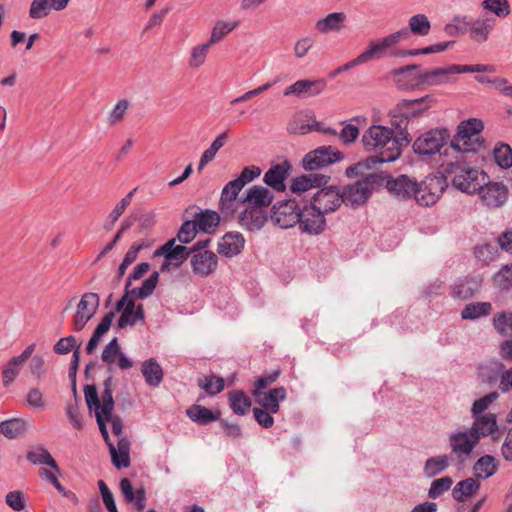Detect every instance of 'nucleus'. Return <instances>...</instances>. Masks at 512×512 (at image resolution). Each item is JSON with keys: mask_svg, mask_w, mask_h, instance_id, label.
Listing matches in <instances>:
<instances>
[{"mask_svg": "<svg viewBox=\"0 0 512 512\" xmlns=\"http://www.w3.org/2000/svg\"><path fill=\"white\" fill-rule=\"evenodd\" d=\"M494 160L503 169L512 167V148L505 143H498L493 149Z\"/></svg>", "mask_w": 512, "mask_h": 512, "instance_id": "nucleus-49", "label": "nucleus"}, {"mask_svg": "<svg viewBox=\"0 0 512 512\" xmlns=\"http://www.w3.org/2000/svg\"><path fill=\"white\" fill-rule=\"evenodd\" d=\"M243 188L235 180L229 181L221 192L219 210L224 219L234 217L241 204L238 195Z\"/></svg>", "mask_w": 512, "mask_h": 512, "instance_id": "nucleus-12", "label": "nucleus"}, {"mask_svg": "<svg viewBox=\"0 0 512 512\" xmlns=\"http://www.w3.org/2000/svg\"><path fill=\"white\" fill-rule=\"evenodd\" d=\"M481 5L483 9L494 13L500 18L507 17L511 12L508 0H484Z\"/></svg>", "mask_w": 512, "mask_h": 512, "instance_id": "nucleus-56", "label": "nucleus"}, {"mask_svg": "<svg viewBox=\"0 0 512 512\" xmlns=\"http://www.w3.org/2000/svg\"><path fill=\"white\" fill-rule=\"evenodd\" d=\"M245 240L240 233H226L218 243V253L225 257L238 255L244 248Z\"/></svg>", "mask_w": 512, "mask_h": 512, "instance_id": "nucleus-30", "label": "nucleus"}, {"mask_svg": "<svg viewBox=\"0 0 512 512\" xmlns=\"http://www.w3.org/2000/svg\"><path fill=\"white\" fill-rule=\"evenodd\" d=\"M212 45L207 41L203 44H198L191 48L190 56L188 59V66L191 69H198L206 62L207 55Z\"/></svg>", "mask_w": 512, "mask_h": 512, "instance_id": "nucleus-47", "label": "nucleus"}, {"mask_svg": "<svg viewBox=\"0 0 512 512\" xmlns=\"http://www.w3.org/2000/svg\"><path fill=\"white\" fill-rule=\"evenodd\" d=\"M452 483L453 482L450 477H443L434 480L428 492L429 497L433 499L439 497L445 491H448L450 489Z\"/></svg>", "mask_w": 512, "mask_h": 512, "instance_id": "nucleus-63", "label": "nucleus"}, {"mask_svg": "<svg viewBox=\"0 0 512 512\" xmlns=\"http://www.w3.org/2000/svg\"><path fill=\"white\" fill-rule=\"evenodd\" d=\"M135 192V189L130 191L125 197L121 199L119 203L116 204V206L113 208L111 213L107 216L103 228L107 231H110L115 223L118 221V219L121 217V215L124 213L126 208L130 205L132 201L133 194Z\"/></svg>", "mask_w": 512, "mask_h": 512, "instance_id": "nucleus-41", "label": "nucleus"}, {"mask_svg": "<svg viewBox=\"0 0 512 512\" xmlns=\"http://www.w3.org/2000/svg\"><path fill=\"white\" fill-rule=\"evenodd\" d=\"M498 465L495 457L485 455L480 457L474 465V473L477 477L488 478L496 473Z\"/></svg>", "mask_w": 512, "mask_h": 512, "instance_id": "nucleus-42", "label": "nucleus"}, {"mask_svg": "<svg viewBox=\"0 0 512 512\" xmlns=\"http://www.w3.org/2000/svg\"><path fill=\"white\" fill-rule=\"evenodd\" d=\"M100 304L98 294L88 292L82 295L78 303L76 313L73 317V326L75 331H81L87 322L95 315Z\"/></svg>", "mask_w": 512, "mask_h": 512, "instance_id": "nucleus-11", "label": "nucleus"}, {"mask_svg": "<svg viewBox=\"0 0 512 512\" xmlns=\"http://www.w3.org/2000/svg\"><path fill=\"white\" fill-rule=\"evenodd\" d=\"M418 68V65L413 64L395 70L394 76L398 86L407 90L415 89L416 87H410L409 85L422 73L421 71H417Z\"/></svg>", "mask_w": 512, "mask_h": 512, "instance_id": "nucleus-35", "label": "nucleus"}, {"mask_svg": "<svg viewBox=\"0 0 512 512\" xmlns=\"http://www.w3.org/2000/svg\"><path fill=\"white\" fill-rule=\"evenodd\" d=\"M405 114L403 111L398 110V103L389 112L391 129L394 131V136L404 147L408 146L412 141V136L408 132V125L411 120Z\"/></svg>", "mask_w": 512, "mask_h": 512, "instance_id": "nucleus-19", "label": "nucleus"}, {"mask_svg": "<svg viewBox=\"0 0 512 512\" xmlns=\"http://www.w3.org/2000/svg\"><path fill=\"white\" fill-rule=\"evenodd\" d=\"M473 423L470 427L471 432L480 441L481 438L488 436L494 437L498 432V419L495 413L472 416Z\"/></svg>", "mask_w": 512, "mask_h": 512, "instance_id": "nucleus-20", "label": "nucleus"}, {"mask_svg": "<svg viewBox=\"0 0 512 512\" xmlns=\"http://www.w3.org/2000/svg\"><path fill=\"white\" fill-rule=\"evenodd\" d=\"M460 160L448 163L445 172L451 177L454 187L462 192L475 193L484 183L486 174L467 163H461Z\"/></svg>", "mask_w": 512, "mask_h": 512, "instance_id": "nucleus-4", "label": "nucleus"}, {"mask_svg": "<svg viewBox=\"0 0 512 512\" xmlns=\"http://www.w3.org/2000/svg\"><path fill=\"white\" fill-rule=\"evenodd\" d=\"M325 215L311 204L301 210V220L298 222L302 231L309 234H319L323 231L326 221Z\"/></svg>", "mask_w": 512, "mask_h": 512, "instance_id": "nucleus-18", "label": "nucleus"}, {"mask_svg": "<svg viewBox=\"0 0 512 512\" xmlns=\"http://www.w3.org/2000/svg\"><path fill=\"white\" fill-rule=\"evenodd\" d=\"M478 443L479 440L470 429L469 431H456L449 437L451 451L460 461H464Z\"/></svg>", "mask_w": 512, "mask_h": 512, "instance_id": "nucleus-15", "label": "nucleus"}, {"mask_svg": "<svg viewBox=\"0 0 512 512\" xmlns=\"http://www.w3.org/2000/svg\"><path fill=\"white\" fill-rule=\"evenodd\" d=\"M252 395L261 408L271 413H277L280 408L279 402L286 398L287 392L284 387H278L270 389L268 392L253 390Z\"/></svg>", "mask_w": 512, "mask_h": 512, "instance_id": "nucleus-23", "label": "nucleus"}, {"mask_svg": "<svg viewBox=\"0 0 512 512\" xmlns=\"http://www.w3.org/2000/svg\"><path fill=\"white\" fill-rule=\"evenodd\" d=\"M494 283L501 289L512 287V265L503 266L493 277Z\"/></svg>", "mask_w": 512, "mask_h": 512, "instance_id": "nucleus-59", "label": "nucleus"}, {"mask_svg": "<svg viewBox=\"0 0 512 512\" xmlns=\"http://www.w3.org/2000/svg\"><path fill=\"white\" fill-rule=\"evenodd\" d=\"M494 26V18L474 20L470 28L469 37L476 43H484L489 39L490 33L494 29Z\"/></svg>", "mask_w": 512, "mask_h": 512, "instance_id": "nucleus-31", "label": "nucleus"}, {"mask_svg": "<svg viewBox=\"0 0 512 512\" xmlns=\"http://www.w3.org/2000/svg\"><path fill=\"white\" fill-rule=\"evenodd\" d=\"M479 486V482L473 478L462 480L453 488V497L457 501H464L475 494L478 491Z\"/></svg>", "mask_w": 512, "mask_h": 512, "instance_id": "nucleus-38", "label": "nucleus"}, {"mask_svg": "<svg viewBox=\"0 0 512 512\" xmlns=\"http://www.w3.org/2000/svg\"><path fill=\"white\" fill-rule=\"evenodd\" d=\"M193 221L196 222L198 230L211 232L215 227L218 226L220 216L215 211L206 210L197 214Z\"/></svg>", "mask_w": 512, "mask_h": 512, "instance_id": "nucleus-46", "label": "nucleus"}, {"mask_svg": "<svg viewBox=\"0 0 512 512\" xmlns=\"http://www.w3.org/2000/svg\"><path fill=\"white\" fill-rule=\"evenodd\" d=\"M443 191L442 180L438 177H429L420 184L416 183L413 198L420 206H429L437 202Z\"/></svg>", "mask_w": 512, "mask_h": 512, "instance_id": "nucleus-10", "label": "nucleus"}, {"mask_svg": "<svg viewBox=\"0 0 512 512\" xmlns=\"http://www.w3.org/2000/svg\"><path fill=\"white\" fill-rule=\"evenodd\" d=\"M328 180V176L318 173L301 175L293 179L290 190L294 194H301L312 188L327 184Z\"/></svg>", "mask_w": 512, "mask_h": 512, "instance_id": "nucleus-29", "label": "nucleus"}, {"mask_svg": "<svg viewBox=\"0 0 512 512\" xmlns=\"http://www.w3.org/2000/svg\"><path fill=\"white\" fill-rule=\"evenodd\" d=\"M341 157V152L333 151L331 147L323 146L305 155L303 158V167L308 171L317 170L334 163Z\"/></svg>", "mask_w": 512, "mask_h": 512, "instance_id": "nucleus-16", "label": "nucleus"}, {"mask_svg": "<svg viewBox=\"0 0 512 512\" xmlns=\"http://www.w3.org/2000/svg\"><path fill=\"white\" fill-rule=\"evenodd\" d=\"M326 87L324 79L298 80L284 90V96L294 95L296 97L315 96L320 94Z\"/></svg>", "mask_w": 512, "mask_h": 512, "instance_id": "nucleus-22", "label": "nucleus"}, {"mask_svg": "<svg viewBox=\"0 0 512 512\" xmlns=\"http://www.w3.org/2000/svg\"><path fill=\"white\" fill-rule=\"evenodd\" d=\"M361 142L368 152H373V163L392 162L401 156L404 147L390 127L371 125L362 135Z\"/></svg>", "mask_w": 512, "mask_h": 512, "instance_id": "nucleus-1", "label": "nucleus"}, {"mask_svg": "<svg viewBox=\"0 0 512 512\" xmlns=\"http://www.w3.org/2000/svg\"><path fill=\"white\" fill-rule=\"evenodd\" d=\"M191 251L183 245H175V239L167 241L161 248L156 250V255H164L167 262H165L161 270L165 271L168 269L170 261H176L175 265H181L190 255Z\"/></svg>", "mask_w": 512, "mask_h": 512, "instance_id": "nucleus-26", "label": "nucleus"}, {"mask_svg": "<svg viewBox=\"0 0 512 512\" xmlns=\"http://www.w3.org/2000/svg\"><path fill=\"white\" fill-rule=\"evenodd\" d=\"M197 383L198 386L210 396L219 394L225 387L224 379L215 375H206L201 377L198 379Z\"/></svg>", "mask_w": 512, "mask_h": 512, "instance_id": "nucleus-44", "label": "nucleus"}, {"mask_svg": "<svg viewBox=\"0 0 512 512\" xmlns=\"http://www.w3.org/2000/svg\"><path fill=\"white\" fill-rule=\"evenodd\" d=\"M238 26V22H226L219 20L212 28L211 36L208 40L209 44L213 45L220 42L227 34Z\"/></svg>", "mask_w": 512, "mask_h": 512, "instance_id": "nucleus-51", "label": "nucleus"}, {"mask_svg": "<svg viewBox=\"0 0 512 512\" xmlns=\"http://www.w3.org/2000/svg\"><path fill=\"white\" fill-rule=\"evenodd\" d=\"M273 199L274 196L269 189L260 185H254L247 190L245 197L241 198V204L266 210Z\"/></svg>", "mask_w": 512, "mask_h": 512, "instance_id": "nucleus-28", "label": "nucleus"}, {"mask_svg": "<svg viewBox=\"0 0 512 512\" xmlns=\"http://www.w3.org/2000/svg\"><path fill=\"white\" fill-rule=\"evenodd\" d=\"M51 7L49 0H33L29 10V16L32 19H41L46 17Z\"/></svg>", "mask_w": 512, "mask_h": 512, "instance_id": "nucleus-60", "label": "nucleus"}, {"mask_svg": "<svg viewBox=\"0 0 512 512\" xmlns=\"http://www.w3.org/2000/svg\"><path fill=\"white\" fill-rule=\"evenodd\" d=\"M141 372L149 386L157 387L163 380V369L154 358H150L142 363Z\"/></svg>", "mask_w": 512, "mask_h": 512, "instance_id": "nucleus-33", "label": "nucleus"}, {"mask_svg": "<svg viewBox=\"0 0 512 512\" xmlns=\"http://www.w3.org/2000/svg\"><path fill=\"white\" fill-rule=\"evenodd\" d=\"M209 243L210 239L198 241L192 249L195 252L191 258L193 272L202 277L212 274L218 265L217 255L203 250Z\"/></svg>", "mask_w": 512, "mask_h": 512, "instance_id": "nucleus-7", "label": "nucleus"}, {"mask_svg": "<svg viewBox=\"0 0 512 512\" xmlns=\"http://www.w3.org/2000/svg\"><path fill=\"white\" fill-rule=\"evenodd\" d=\"M244 209L238 215L239 224L249 231L261 229L267 221V212L256 207L243 205Z\"/></svg>", "mask_w": 512, "mask_h": 512, "instance_id": "nucleus-27", "label": "nucleus"}, {"mask_svg": "<svg viewBox=\"0 0 512 512\" xmlns=\"http://www.w3.org/2000/svg\"><path fill=\"white\" fill-rule=\"evenodd\" d=\"M477 192L483 203L491 208L502 206L508 199V189L500 182H484Z\"/></svg>", "mask_w": 512, "mask_h": 512, "instance_id": "nucleus-17", "label": "nucleus"}, {"mask_svg": "<svg viewBox=\"0 0 512 512\" xmlns=\"http://www.w3.org/2000/svg\"><path fill=\"white\" fill-rule=\"evenodd\" d=\"M483 129V122L477 118L459 123L456 134L450 139V147L460 153L458 159L466 160L475 157L476 153L484 148V138L481 135Z\"/></svg>", "mask_w": 512, "mask_h": 512, "instance_id": "nucleus-3", "label": "nucleus"}, {"mask_svg": "<svg viewBox=\"0 0 512 512\" xmlns=\"http://www.w3.org/2000/svg\"><path fill=\"white\" fill-rule=\"evenodd\" d=\"M27 422L14 418L0 423V432L7 438L13 439L23 435L27 430Z\"/></svg>", "mask_w": 512, "mask_h": 512, "instance_id": "nucleus-39", "label": "nucleus"}, {"mask_svg": "<svg viewBox=\"0 0 512 512\" xmlns=\"http://www.w3.org/2000/svg\"><path fill=\"white\" fill-rule=\"evenodd\" d=\"M159 280V273L153 272L149 278L144 280L139 288L129 289V284L125 285L124 295L116 304V311L121 315L118 319V327L123 329L127 326H134L138 321L144 320V307L142 304L135 305V299H145L155 290Z\"/></svg>", "mask_w": 512, "mask_h": 512, "instance_id": "nucleus-2", "label": "nucleus"}, {"mask_svg": "<svg viewBox=\"0 0 512 512\" xmlns=\"http://www.w3.org/2000/svg\"><path fill=\"white\" fill-rule=\"evenodd\" d=\"M453 23L446 24L444 30L448 34H466L470 32L473 21L469 20L466 15H455Z\"/></svg>", "mask_w": 512, "mask_h": 512, "instance_id": "nucleus-53", "label": "nucleus"}, {"mask_svg": "<svg viewBox=\"0 0 512 512\" xmlns=\"http://www.w3.org/2000/svg\"><path fill=\"white\" fill-rule=\"evenodd\" d=\"M229 405L237 415H245L251 408V399L242 390H232L228 393Z\"/></svg>", "mask_w": 512, "mask_h": 512, "instance_id": "nucleus-36", "label": "nucleus"}, {"mask_svg": "<svg viewBox=\"0 0 512 512\" xmlns=\"http://www.w3.org/2000/svg\"><path fill=\"white\" fill-rule=\"evenodd\" d=\"M227 133L223 132L219 134L215 140L211 143L209 148H207L199 161L198 170L201 171L210 161H212L218 152L226 143Z\"/></svg>", "mask_w": 512, "mask_h": 512, "instance_id": "nucleus-45", "label": "nucleus"}, {"mask_svg": "<svg viewBox=\"0 0 512 512\" xmlns=\"http://www.w3.org/2000/svg\"><path fill=\"white\" fill-rule=\"evenodd\" d=\"M416 181L406 175L390 177L386 182L388 191L395 197L406 200L414 197Z\"/></svg>", "mask_w": 512, "mask_h": 512, "instance_id": "nucleus-25", "label": "nucleus"}, {"mask_svg": "<svg viewBox=\"0 0 512 512\" xmlns=\"http://www.w3.org/2000/svg\"><path fill=\"white\" fill-rule=\"evenodd\" d=\"M409 28L413 34L425 36L430 32L431 24L426 15L417 14L409 19Z\"/></svg>", "mask_w": 512, "mask_h": 512, "instance_id": "nucleus-57", "label": "nucleus"}, {"mask_svg": "<svg viewBox=\"0 0 512 512\" xmlns=\"http://www.w3.org/2000/svg\"><path fill=\"white\" fill-rule=\"evenodd\" d=\"M291 171V164L284 161L280 164L273 165L265 173L263 181L273 190L283 192L286 189L285 180Z\"/></svg>", "mask_w": 512, "mask_h": 512, "instance_id": "nucleus-24", "label": "nucleus"}, {"mask_svg": "<svg viewBox=\"0 0 512 512\" xmlns=\"http://www.w3.org/2000/svg\"><path fill=\"white\" fill-rule=\"evenodd\" d=\"M197 230L195 221L186 220L180 227L177 238L181 243H189L195 238Z\"/></svg>", "mask_w": 512, "mask_h": 512, "instance_id": "nucleus-61", "label": "nucleus"}, {"mask_svg": "<svg viewBox=\"0 0 512 512\" xmlns=\"http://www.w3.org/2000/svg\"><path fill=\"white\" fill-rule=\"evenodd\" d=\"M27 459L33 464H45L56 473H60V468L57 462L44 447H38L34 451H29L27 453Z\"/></svg>", "mask_w": 512, "mask_h": 512, "instance_id": "nucleus-40", "label": "nucleus"}, {"mask_svg": "<svg viewBox=\"0 0 512 512\" xmlns=\"http://www.w3.org/2000/svg\"><path fill=\"white\" fill-rule=\"evenodd\" d=\"M457 74V65L453 64L445 68H434L425 71L417 76L416 80L410 84V87L439 86L452 81V76Z\"/></svg>", "mask_w": 512, "mask_h": 512, "instance_id": "nucleus-14", "label": "nucleus"}, {"mask_svg": "<svg viewBox=\"0 0 512 512\" xmlns=\"http://www.w3.org/2000/svg\"><path fill=\"white\" fill-rule=\"evenodd\" d=\"M449 465V458L447 455H440L431 457L426 460L424 466V473L428 477H433L444 471Z\"/></svg>", "mask_w": 512, "mask_h": 512, "instance_id": "nucleus-50", "label": "nucleus"}, {"mask_svg": "<svg viewBox=\"0 0 512 512\" xmlns=\"http://www.w3.org/2000/svg\"><path fill=\"white\" fill-rule=\"evenodd\" d=\"M346 20V14L343 12H334L328 14L325 18L316 22V29L321 33H329L331 31H340Z\"/></svg>", "mask_w": 512, "mask_h": 512, "instance_id": "nucleus-34", "label": "nucleus"}, {"mask_svg": "<svg viewBox=\"0 0 512 512\" xmlns=\"http://www.w3.org/2000/svg\"><path fill=\"white\" fill-rule=\"evenodd\" d=\"M344 203L342 192L339 188L330 186L322 188L313 197L311 205L323 215L334 212Z\"/></svg>", "mask_w": 512, "mask_h": 512, "instance_id": "nucleus-13", "label": "nucleus"}, {"mask_svg": "<svg viewBox=\"0 0 512 512\" xmlns=\"http://www.w3.org/2000/svg\"><path fill=\"white\" fill-rule=\"evenodd\" d=\"M481 287V279L478 277L465 278L455 284L452 289L454 298L466 300L475 295Z\"/></svg>", "mask_w": 512, "mask_h": 512, "instance_id": "nucleus-32", "label": "nucleus"}, {"mask_svg": "<svg viewBox=\"0 0 512 512\" xmlns=\"http://www.w3.org/2000/svg\"><path fill=\"white\" fill-rule=\"evenodd\" d=\"M499 398L497 391H492L479 399H476L471 407V416L488 414L489 407Z\"/></svg>", "mask_w": 512, "mask_h": 512, "instance_id": "nucleus-52", "label": "nucleus"}, {"mask_svg": "<svg viewBox=\"0 0 512 512\" xmlns=\"http://www.w3.org/2000/svg\"><path fill=\"white\" fill-rule=\"evenodd\" d=\"M271 220L282 229L293 227L301 220V210L295 200H286L273 206Z\"/></svg>", "mask_w": 512, "mask_h": 512, "instance_id": "nucleus-9", "label": "nucleus"}, {"mask_svg": "<svg viewBox=\"0 0 512 512\" xmlns=\"http://www.w3.org/2000/svg\"><path fill=\"white\" fill-rule=\"evenodd\" d=\"M381 180V176L378 174L370 173L355 183L348 185L341 191L343 202L351 206L364 204Z\"/></svg>", "mask_w": 512, "mask_h": 512, "instance_id": "nucleus-5", "label": "nucleus"}, {"mask_svg": "<svg viewBox=\"0 0 512 512\" xmlns=\"http://www.w3.org/2000/svg\"><path fill=\"white\" fill-rule=\"evenodd\" d=\"M129 106H130V103L128 100H126V99L119 100L115 104V106L113 107V109L111 110V112L109 113V115L107 117L108 125L115 126L118 123H120L124 119Z\"/></svg>", "mask_w": 512, "mask_h": 512, "instance_id": "nucleus-58", "label": "nucleus"}, {"mask_svg": "<svg viewBox=\"0 0 512 512\" xmlns=\"http://www.w3.org/2000/svg\"><path fill=\"white\" fill-rule=\"evenodd\" d=\"M121 349L118 343V339L113 338L104 348L102 352V361L108 365L115 363L116 358L120 355Z\"/></svg>", "mask_w": 512, "mask_h": 512, "instance_id": "nucleus-62", "label": "nucleus"}, {"mask_svg": "<svg viewBox=\"0 0 512 512\" xmlns=\"http://www.w3.org/2000/svg\"><path fill=\"white\" fill-rule=\"evenodd\" d=\"M24 363L16 357L11 358L2 370V381L8 387L20 373Z\"/></svg>", "mask_w": 512, "mask_h": 512, "instance_id": "nucleus-54", "label": "nucleus"}, {"mask_svg": "<svg viewBox=\"0 0 512 512\" xmlns=\"http://www.w3.org/2000/svg\"><path fill=\"white\" fill-rule=\"evenodd\" d=\"M492 310V305L489 302H476L468 304L461 312L463 319H476L481 316L489 315Z\"/></svg>", "mask_w": 512, "mask_h": 512, "instance_id": "nucleus-48", "label": "nucleus"}, {"mask_svg": "<svg viewBox=\"0 0 512 512\" xmlns=\"http://www.w3.org/2000/svg\"><path fill=\"white\" fill-rule=\"evenodd\" d=\"M410 33L407 28L396 31L382 39L370 41L366 50L361 53L365 63L368 61L381 58L386 51L398 44L401 40L408 39Z\"/></svg>", "mask_w": 512, "mask_h": 512, "instance_id": "nucleus-8", "label": "nucleus"}, {"mask_svg": "<svg viewBox=\"0 0 512 512\" xmlns=\"http://www.w3.org/2000/svg\"><path fill=\"white\" fill-rule=\"evenodd\" d=\"M450 140V133L446 128H433L419 135L413 142V151L421 156H433Z\"/></svg>", "mask_w": 512, "mask_h": 512, "instance_id": "nucleus-6", "label": "nucleus"}, {"mask_svg": "<svg viewBox=\"0 0 512 512\" xmlns=\"http://www.w3.org/2000/svg\"><path fill=\"white\" fill-rule=\"evenodd\" d=\"M187 415L194 422L208 424L219 419L220 412L213 413L209 408L200 405H193L187 409Z\"/></svg>", "mask_w": 512, "mask_h": 512, "instance_id": "nucleus-43", "label": "nucleus"}, {"mask_svg": "<svg viewBox=\"0 0 512 512\" xmlns=\"http://www.w3.org/2000/svg\"><path fill=\"white\" fill-rule=\"evenodd\" d=\"M494 326L503 335L512 333V313L499 314L494 318Z\"/></svg>", "mask_w": 512, "mask_h": 512, "instance_id": "nucleus-64", "label": "nucleus"}, {"mask_svg": "<svg viewBox=\"0 0 512 512\" xmlns=\"http://www.w3.org/2000/svg\"><path fill=\"white\" fill-rule=\"evenodd\" d=\"M112 378L109 377L104 381V390L100 398V406L104 416H109L114 410V400L112 395Z\"/></svg>", "mask_w": 512, "mask_h": 512, "instance_id": "nucleus-55", "label": "nucleus"}, {"mask_svg": "<svg viewBox=\"0 0 512 512\" xmlns=\"http://www.w3.org/2000/svg\"><path fill=\"white\" fill-rule=\"evenodd\" d=\"M435 103L431 95H426L417 99H403L398 102V110L406 113L410 120L421 117Z\"/></svg>", "mask_w": 512, "mask_h": 512, "instance_id": "nucleus-21", "label": "nucleus"}, {"mask_svg": "<svg viewBox=\"0 0 512 512\" xmlns=\"http://www.w3.org/2000/svg\"><path fill=\"white\" fill-rule=\"evenodd\" d=\"M114 316V312L110 311L106 313L105 316L102 318L101 322L98 324L90 340L87 343L86 351L88 354H92L94 350L97 348L101 337L110 329Z\"/></svg>", "mask_w": 512, "mask_h": 512, "instance_id": "nucleus-37", "label": "nucleus"}]
</instances>
